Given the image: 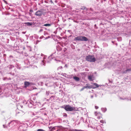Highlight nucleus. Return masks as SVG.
<instances>
[{
	"instance_id": "nucleus-14",
	"label": "nucleus",
	"mask_w": 131,
	"mask_h": 131,
	"mask_svg": "<svg viewBox=\"0 0 131 131\" xmlns=\"http://www.w3.org/2000/svg\"><path fill=\"white\" fill-rule=\"evenodd\" d=\"M37 131H46L42 129H39L37 130Z\"/></svg>"
},
{
	"instance_id": "nucleus-1",
	"label": "nucleus",
	"mask_w": 131,
	"mask_h": 131,
	"mask_svg": "<svg viewBox=\"0 0 131 131\" xmlns=\"http://www.w3.org/2000/svg\"><path fill=\"white\" fill-rule=\"evenodd\" d=\"M61 107L64 109L66 111H71L75 110V108L71 107L69 105H64Z\"/></svg>"
},
{
	"instance_id": "nucleus-10",
	"label": "nucleus",
	"mask_w": 131,
	"mask_h": 131,
	"mask_svg": "<svg viewBox=\"0 0 131 131\" xmlns=\"http://www.w3.org/2000/svg\"><path fill=\"white\" fill-rule=\"evenodd\" d=\"M73 78L76 81H79L80 80L79 78L77 77H74Z\"/></svg>"
},
{
	"instance_id": "nucleus-17",
	"label": "nucleus",
	"mask_w": 131,
	"mask_h": 131,
	"mask_svg": "<svg viewBox=\"0 0 131 131\" xmlns=\"http://www.w3.org/2000/svg\"><path fill=\"white\" fill-rule=\"evenodd\" d=\"M95 108L96 109H97L99 108V107L97 106H95Z\"/></svg>"
},
{
	"instance_id": "nucleus-15",
	"label": "nucleus",
	"mask_w": 131,
	"mask_h": 131,
	"mask_svg": "<svg viewBox=\"0 0 131 131\" xmlns=\"http://www.w3.org/2000/svg\"><path fill=\"white\" fill-rule=\"evenodd\" d=\"M100 122L102 124H104L105 123V121L103 120H101L100 121Z\"/></svg>"
},
{
	"instance_id": "nucleus-6",
	"label": "nucleus",
	"mask_w": 131,
	"mask_h": 131,
	"mask_svg": "<svg viewBox=\"0 0 131 131\" xmlns=\"http://www.w3.org/2000/svg\"><path fill=\"white\" fill-rule=\"evenodd\" d=\"M43 14L42 11L38 10L35 13V15L37 16H41Z\"/></svg>"
},
{
	"instance_id": "nucleus-9",
	"label": "nucleus",
	"mask_w": 131,
	"mask_h": 131,
	"mask_svg": "<svg viewBox=\"0 0 131 131\" xmlns=\"http://www.w3.org/2000/svg\"><path fill=\"white\" fill-rule=\"evenodd\" d=\"M25 24L27 25L28 26H31L32 25V23L27 22L25 23Z\"/></svg>"
},
{
	"instance_id": "nucleus-7",
	"label": "nucleus",
	"mask_w": 131,
	"mask_h": 131,
	"mask_svg": "<svg viewBox=\"0 0 131 131\" xmlns=\"http://www.w3.org/2000/svg\"><path fill=\"white\" fill-rule=\"evenodd\" d=\"M93 88H95L99 87V85L96 83H93Z\"/></svg>"
},
{
	"instance_id": "nucleus-2",
	"label": "nucleus",
	"mask_w": 131,
	"mask_h": 131,
	"mask_svg": "<svg viewBox=\"0 0 131 131\" xmlns=\"http://www.w3.org/2000/svg\"><path fill=\"white\" fill-rule=\"evenodd\" d=\"M74 41H87L88 40V39L85 36H79L76 37L74 39Z\"/></svg>"
},
{
	"instance_id": "nucleus-3",
	"label": "nucleus",
	"mask_w": 131,
	"mask_h": 131,
	"mask_svg": "<svg viewBox=\"0 0 131 131\" xmlns=\"http://www.w3.org/2000/svg\"><path fill=\"white\" fill-rule=\"evenodd\" d=\"M86 60L90 62H94L96 61L95 58L93 56L88 55L86 57Z\"/></svg>"
},
{
	"instance_id": "nucleus-16",
	"label": "nucleus",
	"mask_w": 131,
	"mask_h": 131,
	"mask_svg": "<svg viewBox=\"0 0 131 131\" xmlns=\"http://www.w3.org/2000/svg\"><path fill=\"white\" fill-rule=\"evenodd\" d=\"M82 9H84V10H85V9H86V7H82V8H81Z\"/></svg>"
},
{
	"instance_id": "nucleus-12",
	"label": "nucleus",
	"mask_w": 131,
	"mask_h": 131,
	"mask_svg": "<svg viewBox=\"0 0 131 131\" xmlns=\"http://www.w3.org/2000/svg\"><path fill=\"white\" fill-rule=\"evenodd\" d=\"M130 71V69H127V70H126L125 71V72H123V73H126V72H128V71Z\"/></svg>"
},
{
	"instance_id": "nucleus-8",
	"label": "nucleus",
	"mask_w": 131,
	"mask_h": 131,
	"mask_svg": "<svg viewBox=\"0 0 131 131\" xmlns=\"http://www.w3.org/2000/svg\"><path fill=\"white\" fill-rule=\"evenodd\" d=\"M31 83L28 82L26 81L24 82V85L25 88H26Z\"/></svg>"
},
{
	"instance_id": "nucleus-5",
	"label": "nucleus",
	"mask_w": 131,
	"mask_h": 131,
	"mask_svg": "<svg viewBox=\"0 0 131 131\" xmlns=\"http://www.w3.org/2000/svg\"><path fill=\"white\" fill-rule=\"evenodd\" d=\"M94 114L95 116H97V118L99 119H100V117H101L102 115L100 113L97 112H94Z\"/></svg>"
},
{
	"instance_id": "nucleus-20",
	"label": "nucleus",
	"mask_w": 131,
	"mask_h": 131,
	"mask_svg": "<svg viewBox=\"0 0 131 131\" xmlns=\"http://www.w3.org/2000/svg\"><path fill=\"white\" fill-rule=\"evenodd\" d=\"M67 66V65H66H66H65V66Z\"/></svg>"
},
{
	"instance_id": "nucleus-11",
	"label": "nucleus",
	"mask_w": 131,
	"mask_h": 131,
	"mask_svg": "<svg viewBox=\"0 0 131 131\" xmlns=\"http://www.w3.org/2000/svg\"><path fill=\"white\" fill-rule=\"evenodd\" d=\"M88 79L90 81H92V75H89L88 76Z\"/></svg>"
},
{
	"instance_id": "nucleus-19",
	"label": "nucleus",
	"mask_w": 131,
	"mask_h": 131,
	"mask_svg": "<svg viewBox=\"0 0 131 131\" xmlns=\"http://www.w3.org/2000/svg\"><path fill=\"white\" fill-rule=\"evenodd\" d=\"M130 71H131V68L130 69Z\"/></svg>"
},
{
	"instance_id": "nucleus-4",
	"label": "nucleus",
	"mask_w": 131,
	"mask_h": 131,
	"mask_svg": "<svg viewBox=\"0 0 131 131\" xmlns=\"http://www.w3.org/2000/svg\"><path fill=\"white\" fill-rule=\"evenodd\" d=\"M86 86H84L80 90L81 91H82L83 90L85 89H91L92 88V86H91L89 85V84H86Z\"/></svg>"
},
{
	"instance_id": "nucleus-18",
	"label": "nucleus",
	"mask_w": 131,
	"mask_h": 131,
	"mask_svg": "<svg viewBox=\"0 0 131 131\" xmlns=\"http://www.w3.org/2000/svg\"><path fill=\"white\" fill-rule=\"evenodd\" d=\"M64 116H65V117H67V115L66 114Z\"/></svg>"
},
{
	"instance_id": "nucleus-13",
	"label": "nucleus",
	"mask_w": 131,
	"mask_h": 131,
	"mask_svg": "<svg viewBox=\"0 0 131 131\" xmlns=\"http://www.w3.org/2000/svg\"><path fill=\"white\" fill-rule=\"evenodd\" d=\"M51 25L48 24H46L44 25V26H50Z\"/></svg>"
}]
</instances>
